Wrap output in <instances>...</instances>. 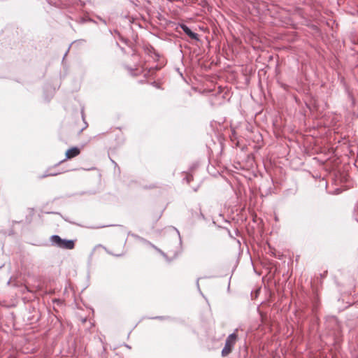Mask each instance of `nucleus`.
Masks as SVG:
<instances>
[{
  "mask_svg": "<svg viewBox=\"0 0 358 358\" xmlns=\"http://www.w3.org/2000/svg\"><path fill=\"white\" fill-rule=\"evenodd\" d=\"M193 180V176L190 174L186 175V180L187 183H189L191 180Z\"/></svg>",
  "mask_w": 358,
  "mask_h": 358,
  "instance_id": "nucleus-5",
  "label": "nucleus"
},
{
  "mask_svg": "<svg viewBox=\"0 0 358 358\" xmlns=\"http://www.w3.org/2000/svg\"><path fill=\"white\" fill-rule=\"evenodd\" d=\"M26 288H27V290H28V291H29V292H34V289H30L28 286H26ZM38 289H39V288H38ZM36 290H37V289H36ZM35 291H36V289H35Z\"/></svg>",
  "mask_w": 358,
  "mask_h": 358,
  "instance_id": "nucleus-6",
  "label": "nucleus"
},
{
  "mask_svg": "<svg viewBox=\"0 0 358 358\" xmlns=\"http://www.w3.org/2000/svg\"><path fill=\"white\" fill-rule=\"evenodd\" d=\"M236 341L237 335L235 333L230 334L227 337L226 340L225 346L222 351V355L223 357L227 356L229 353L231 352L234 345H235Z\"/></svg>",
  "mask_w": 358,
  "mask_h": 358,
  "instance_id": "nucleus-2",
  "label": "nucleus"
},
{
  "mask_svg": "<svg viewBox=\"0 0 358 358\" xmlns=\"http://www.w3.org/2000/svg\"><path fill=\"white\" fill-rule=\"evenodd\" d=\"M181 29L183 30V31L192 39H196L198 40V35L193 31L185 24H181L180 25Z\"/></svg>",
  "mask_w": 358,
  "mask_h": 358,
  "instance_id": "nucleus-4",
  "label": "nucleus"
},
{
  "mask_svg": "<svg viewBox=\"0 0 358 358\" xmlns=\"http://www.w3.org/2000/svg\"><path fill=\"white\" fill-rule=\"evenodd\" d=\"M50 241L52 244L62 249L72 250L75 247V242L73 241L62 239L57 235L52 236Z\"/></svg>",
  "mask_w": 358,
  "mask_h": 358,
  "instance_id": "nucleus-1",
  "label": "nucleus"
},
{
  "mask_svg": "<svg viewBox=\"0 0 358 358\" xmlns=\"http://www.w3.org/2000/svg\"><path fill=\"white\" fill-rule=\"evenodd\" d=\"M80 153V150L77 147H73L69 148L66 152V157L67 159H72L78 155H79Z\"/></svg>",
  "mask_w": 358,
  "mask_h": 358,
  "instance_id": "nucleus-3",
  "label": "nucleus"
}]
</instances>
